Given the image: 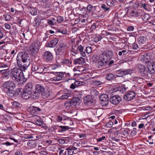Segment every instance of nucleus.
I'll return each mask as SVG.
<instances>
[{"instance_id":"obj_28","label":"nucleus","mask_w":155,"mask_h":155,"mask_svg":"<svg viewBox=\"0 0 155 155\" xmlns=\"http://www.w3.org/2000/svg\"><path fill=\"white\" fill-rule=\"evenodd\" d=\"M133 80L139 84L143 83L144 81V79L138 77H134L133 78Z\"/></svg>"},{"instance_id":"obj_62","label":"nucleus","mask_w":155,"mask_h":155,"mask_svg":"<svg viewBox=\"0 0 155 155\" xmlns=\"http://www.w3.org/2000/svg\"><path fill=\"white\" fill-rule=\"evenodd\" d=\"M59 127V126L56 125H54L51 126V130L53 131H54L58 129V127Z\"/></svg>"},{"instance_id":"obj_12","label":"nucleus","mask_w":155,"mask_h":155,"mask_svg":"<svg viewBox=\"0 0 155 155\" xmlns=\"http://www.w3.org/2000/svg\"><path fill=\"white\" fill-rule=\"evenodd\" d=\"M147 63V67L148 73L150 74L154 73L155 72V62L152 63L148 61Z\"/></svg>"},{"instance_id":"obj_3","label":"nucleus","mask_w":155,"mask_h":155,"mask_svg":"<svg viewBox=\"0 0 155 155\" xmlns=\"http://www.w3.org/2000/svg\"><path fill=\"white\" fill-rule=\"evenodd\" d=\"M113 53L110 51H106L101 55V57L103 58L105 61V62L108 63V65L110 66L116 62L114 60H111L112 59Z\"/></svg>"},{"instance_id":"obj_39","label":"nucleus","mask_w":155,"mask_h":155,"mask_svg":"<svg viewBox=\"0 0 155 155\" xmlns=\"http://www.w3.org/2000/svg\"><path fill=\"white\" fill-rule=\"evenodd\" d=\"M118 90V88L115 86L110 87L108 89V91L111 94L117 91Z\"/></svg>"},{"instance_id":"obj_50","label":"nucleus","mask_w":155,"mask_h":155,"mask_svg":"<svg viewBox=\"0 0 155 155\" xmlns=\"http://www.w3.org/2000/svg\"><path fill=\"white\" fill-rule=\"evenodd\" d=\"M57 22L58 23H61L64 20L63 18L61 16H58L57 17Z\"/></svg>"},{"instance_id":"obj_55","label":"nucleus","mask_w":155,"mask_h":155,"mask_svg":"<svg viewBox=\"0 0 155 155\" xmlns=\"http://www.w3.org/2000/svg\"><path fill=\"white\" fill-rule=\"evenodd\" d=\"M114 121V120H113V121L110 120V121L109 122L107 123L106 125V126L107 127H112Z\"/></svg>"},{"instance_id":"obj_34","label":"nucleus","mask_w":155,"mask_h":155,"mask_svg":"<svg viewBox=\"0 0 155 155\" xmlns=\"http://www.w3.org/2000/svg\"><path fill=\"white\" fill-rule=\"evenodd\" d=\"M54 74V76L52 78H50L48 80V81H61L59 77L57 76V74Z\"/></svg>"},{"instance_id":"obj_13","label":"nucleus","mask_w":155,"mask_h":155,"mask_svg":"<svg viewBox=\"0 0 155 155\" xmlns=\"http://www.w3.org/2000/svg\"><path fill=\"white\" fill-rule=\"evenodd\" d=\"M27 145L30 149L36 148L38 146V149H41V147L38 144L37 142L34 140H29L27 142Z\"/></svg>"},{"instance_id":"obj_46","label":"nucleus","mask_w":155,"mask_h":155,"mask_svg":"<svg viewBox=\"0 0 155 155\" xmlns=\"http://www.w3.org/2000/svg\"><path fill=\"white\" fill-rule=\"evenodd\" d=\"M101 8L102 10L105 11H108L110 9V8L107 7L106 5L104 4L101 5Z\"/></svg>"},{"instance_id":"obj_19","label":"nucleus","mask_w":155,"mask_h":155,"mask_svg":"<svg viewBox=\"0 0 155 155\" xmlns=\"http://www.w3.org/2000/svg\"><path fill=\"white\" fill-rule=\"evenodd\" d=\"M51 91L48 89H45L41 94V97L44 99L49 98L51 96Z\"/></svg>"},{"instance_id":"obj_21","label":"nucleus","mask_w":155,"mask_h":155,"mask_svg":"<svg viewBox=\"0 0 155 155\" xmlns=\"http://www.w3.org/2000/svg\"><path fill=\"white\" fill-rule=\"evenodd\" d=\"M58 41L59 40L57 38H55L48 42V46L50 48H54L57 44Z\"/></svg>"},{"instance_id":"obj_26","label":"nucleus","mask_w":155,"mask_h":155,"mask_svg":"<svg viewBox=\"0 0 155 155\" xmlns=\"http://www.w3.org/2000/svg\"><path fill=\"white\" fill-rule=\"evenodd\" d=\"M45 89L44 87L40 84H37L35 86V90L36 91L39 92L40 94H41Z\"/></svg>"},{"instance_id":"obj_32","label":"nucleus","mask_w":155,"mask_h":155,"mask_svg":"<svg viewBox=\"0 0 155 155\" xmlns=\"http://www.w3.org/2000/svg\"><path fill=\"white\" fill-rule=\"evenodd\" d=\"M40 26H46L48 24L47 20L45 18L40 19Z\"/></svg>"},{"instance_id":"obj_22","label":"nucleus","mask_w":155,"mask_h":155,"mask_svg":"<svg viewBox=\"0 0 155 155\" xmlns=\"http://www.w3.org/2000/svg\"><path fill=\"white\" fill-rule=\"evenodd\" d=\"M84 62V59L81 57L75 58L74 60V63L76 65H83Z\"/></svg>"},{"instance_id":"obj_42","label":"nucleus","mask_w":155,"mask_h":155,"mask_svg":"<svg viewBox=\"0 0 155 155\" xmlns=\"http://www.w3.org/2000/svg\"><path fill=\"white\" fill-rule=\"evenodd\" d=\"M66 150L67 151L68 154L69 155H72L74 154L75 153L70 146L67 148Z\"/></svg>"},{"instance_id":"obj_40","label":"nucleus","mask_w":155,"mask_h":155,"mask_svg":"<svg viewBox=\"0 0 155 155\" xmlns=\"http://www.w3.org/2000/svg\"><path fill=\"white\" fill-rule=\"evenodd\" d=\"M10 102L12 104V108L13 107H18L20 105V103L14 101L12 99H10Z\"/></svg>"},{"instance_id":"obj_20","label":"nucleus","mask_w":155,"mask_h":155,"mask_svg":"<svg viewBox=\"0 0 155 155\" xmlns=\"http://www.w3.org/2000/svg\"><path fill=\"white\" fill-rule=\"evenodd\" d=\"M132 71L130 69H120L117 71V73L119 74L125 75L130 74L132 73Z\"/></svg>"},{"instance_id":"obj_29","label":"nucleus","mask_w":155,"mask_h":155,"mask_svg":"<svg viewBox=\"0 0 155 155\" xmlns=\"http://www.w3.org/2000/svg\"><path fill=\"white\" fill-rule=\"evenodd\" d=\"M140 7L143 8L146 10L148 11L149 10L150 5L148 3H141Z\"/></svg>"},{"instance_id":"obj_23","label":"nucleus","mask_w":155,"mask_h":155,"mask_svg":"<svg viewBox=\"0 0 155 155\" xmlns=\"http://www.w3.org/2000/svg\"><path fill=\"white\" fill-rule=\"evenodd\" d=\"M77 49L78 53H79L83 57H84L86 56L85 49H84V47L81 45H80L78 46Z\"/></svg>"},{"instance_id":"obj_36","label":"nucleus","mask_w":155,"mask_h":155,"mask_svg":"<svg viewBox=\"0 0 155 155\" xmlns=\"http://www.w3.org/2000/svg\"><path fill=\"white\" fill-rule=\"evenodd\" d=\"M60 128H59L58 130L59 132H62L65 131L66 130H68L71 128L70 127L66 126H59Z\"/></svg>"},{"instance_id":"obj_54","label":"nucleus","mask_w":155,"mask_h":155,"mask_svg":"<svg viewBox=\"0 0 155 155\" xmlns=\"http://www.w3.org/2000/svg\"><path fill=\"white\" fill-rule=\"evenodd\" d=\"M131 15L133 16H137L138 15V14L136 10H135L132 11L130 12Z\"/></svg>"},{"instance_id":"obj_60","label":"nucleus","mask_w":155,"mask_h":155,"mask_svg":"<svg viewBox=\"0 0 155 155\" xmlns=\"http://www.w3.org/2000/svg\"><path fill=\"white\" fill-rule=\"evenodd\" d=\"M34 25L37 27L39 26H40V20L39 21L37 19L35 20V23H34Z\"/></svg>"},{"instance_id":"obj_5","label":"nucleus","mask_w":155,"mask_h":155,"mask_svg":"<svg viewBox=\"0 0 155 155\" xmlns=\"http://www.w3.org/2000/svg\"><path fill=\"white\" fill-rule=\"evenodd\" d=\"M29 58L28 54L25 52H20L18 54L17 61L18 64L22 66V62H28Z\"/></svg>"},{"instance_id":"obj_18","label":"nucleus","mask_w":155,"mask_h":155,"mask_svg":"<svg viewBox=\"0 0 155 155\" xmlns=\"http://www.w3.org/2000/svg\"><path fill=\"white\" fill-rule=\"evenodd\" d=\"M22 90L20 88L12 89L10 90V97H15L21 92Z\"/></svg>"},{"instance_id":"obj_11","label":"nucleus","mask_w":155,"mask_h":155,"mask_svg":"<svg viewBox=\"0 0 155 155\" xmlns=\"http://www.w3.org/2000/svg\"><path fill=\"white\" fill-rule=\"evenodd\" d=\"M100 99L101 102L102 106H105L108 103L109 98L108 96L105 94H101L100 97Z\"/></svg>"},{"instance_id":"obj_25","label":"nucleus","mask_w":155,"mask_h":155,"mask_svg":"<svg viewBox=\"0 0 155 155\" xmlns=\"http://www.w3.org/2000/svg\"><path fill=\"white\" fill-rule=\"evenodd\" d=\"M101 59L99 60L97 63V65L99 68H100L102 66H105L107 65H108V63L106 62L104 59L101 57Z\"/></svg>"},{"instance_id":"obj_8","label":"nucleus","mask_w":155,"mask_h":155,"mask_svg":"<svg viewBox=\"0 0 155 155\" xmlns=\"http://www.w3.org/2000/svg\"><path fill=\"white\" fill-rule=\"evenodd\" d=\"M137 93V89H136L135 91H129L127 92L124 96V99L127 101H131L135 97L136 94Z\"/></svg>"},{"instance_id":"obj_33","label":"nucleus","mask_w":155,"mask_h":155,"mask_svg":"<svg viewBox=\"0 0 155 155\" xmlns=\"http://www.w3.org/2000/svg\"><path fill=\"white\" fill-rule=\"evenodd\" d=\"M115 0H106V3L107 5L110 7H113L114 6Z\"/></svg>"},{"instance_id":"obj_52","label":"nucleus","mask_w":155,"mask_h":155,"mask_svg":"<svg viewBox=\"0 0 155 155\" xmlns=\"http://www.w3.org/2000/svg\"><path fill=\"white\" fill-rule=\"evenodd\" d=\"M58 32H60L63 34H65L67 32L66 29H59L58 30Z\"/></svg>"},{"instance_id":"obj_47","label":"nucleus","mask_w":155,"mask_h":155,"mask_svg":"<svg viewBox=\"0 0 155 155\" xmlns=\"http://www.w3.org/2000/svg\"><path fill=\"white\" fill-rule=\"evenodd\" d=\"M102 37L100 36H95L93 38L94 41L95 42H97L99 41H100Z\"/></svg>"},{"instance_id":"obj_63","label":"nucleus","mask_w":155,"mask_h":155,"mask_svg":"<svg viewBox=\"0 0 155 155\" xmlns=\"http://www.w3.org/2000/svg\"><path fill=\"white\" fill-rule=\"evenodd\" d=\"M60 62L62 64H67L69 63V61L68 59H65L60 61Z\"/></svg>"},{"instance_id":"obj_9","label":"nucleus","mask_w":155,"mask_h":155,"mask_svg":"<svg viewBox=\"0 0 155 155\" xmlns=\"http://www.w3.org/2000/svg\"><path fill=\"white\" fill-rule=\"evenodd\" d=\"M121 98L119 96L116 95L113 96L111 95L110 98V101L112 104L116 105L121 101Z\"/></svg>"},{"instance_id":"obj_45","label":"nucleus","mask_w":155,"mask_h":155,"mask_svg":"<svg viewBox=\"0 0 155 155\" xmlns=\"http://www.w3.org/2000/svg\"><path fill=\"white\" fill-rule=\"evenodd\" d=\"M14 138H11V136L10 135V140H13L14 142L17 143L18 141V135H14Z\"/></svg>"},{"instance_id":"obj_51","label":"nucleus","mask_w":155,"mask_h":155,"mask_svg":"<svg viewBox=\"0 0 155 155\" xmlns=\"http://www.w3.org/2000/svg\"><path fill=\"white\" fill-rule=\"evenodd\" d=\"M132 48L134 50H137L140 46H139L137 43H134L132 45Z\"/></svg>"},{"instance_id":"obj_56","label":"nucleus","mask_w":155,"mask_h":155,"mask_svg":"<svg viewBox=\"0 0 155 155\" xmlns=\"http://www.w3.org/2000/svg\"><path fill=\"white\" fill-rule=\"evenodd\" d=\"M38 1L41 3V5L44 6L47 5L48 3L47 0H38Z\"/></svg>"},{"instance_id":"obj_16","label":"nucleus","mask_w":155,"mask_h":155,"mask_svg":"<svg viewBox=\"0 0 155 155\" xmlns=\"http://www.w3.org/2000/svg\"><path fill=\"white\" fill-rule=\"evenodd\" d=\"M2 91L6 93L9 96L10 95V82L7 81L5 82L2 85Z\"/></svg>"},{"instance_id":"obj_15","label":"nucleus","mask_w":155,"mask_h":155,"mask_svg":"<svg viewBox=\"0 0 155 155\" xmlns=\"http://www.w3.org/2000/svg\"><path fill=\"white\" fill-rule=\"evenodd\" d=\"M94 100L92 97L90 95H87L84 99V103L87 106H91L92 105Z\"/></svg>"},{"instance_id":"obj_59","label":"nucleus","mask_w":155,"mask_h":155,"mask_svg":"<svg viewBox=\"0 0 155 155\" xmlns=\"http://www.w3.org/2000/svg\"><path fill=\"white\" fill-rule=\"evenodd\" d=\"M36 124L38 126H42L43 124V122L41 121V120H37L36 122Z\"/></svg>"},{"instance_id":"obj_6","label":"nucleus","mask_w":155,"mask_h":155,"mask_svg":"<svg viewBox=\"0 0 155 155\" xmlns=\"http://www.w3.org/2000/svg\"><path fill=\"white\" fill-rule=\"evenodd\" d=\"M137 71L138 73L142 77L147 78L148 77V72L147 67L143 64H138Z\"/></svg>"},{"instance_id":"obj_2","label":"nucleus","mask_w":155,"mask_h":155,"mask_svg":"<svg viewBox=\"0 0 155 155\" xmlns=\"http://www.w3.org/2000/svg\"><path fill=\"white\" fill-rule=\"evenodd\" d=\"M48 103L45 102L43 105L40 104L38 106H31L28 108V111L30 112L31 114L35 115L42 111L43 109H45L44 108L47 106Z\"/></svg>"},{"instance_id":"obj_44","label":"nucleus","mask_w":155,"mask_h":155,"mask_svg":"<svg viewBox=\"0 0 155 155\" xmlns=\"http://www.w3.org/2000/svg\"><path fill=\"white\" fill-rule=\"evenodd\" d=\"M91 93L93 96L97 95L99 94L98 92L95 89H93L91 90Z\"/></svg>"},{"instance_id":"obj_49","label":"nucleus","mask_w":155,"mask_h":155,"mask_svg":"<svg viewBox=\"0 0 155 155\" xmlns=\"http://www.w3.org/2000/svg\"><path fill=\"white\" fill-rule=\"evenodd\" d=\"M74 83H75V85L76 86V87H78L82 85L84 83V82L80 81H76Z\"/></svg>"},{"instance_id":"obj_17","label":"nucleus","mask_w":155,"mask_h":155,"mask_svg":"<svg viewBox=\"0 0 155 155\" xmlns=\"http://www.w3.org/2000/svg\"><path fill=\"white\" fill-rule=\"evenodd\" d=\"M70 106L73 107H78L80 104V101L77 97H74L73 98L70 102Z\"/></svg>"},{"instance_id":"obj_35","label":"nucleus","mask_w":155,"mask_h":155,"mask_svg":"<svg viewBox=\"0 0 155 155\" xmlns=\"http://www.w3.org/2000/svg\"><path fill=\"white\" fill-rule=\"evenodd\" d=\"M106 78L108 81H112L114 80L115 77L114 74L110 73L106 75Z\"/></svg>"},{"instance_id":"obj_64","label":"nucleus","mask_w":155,"mask_h":155,"mask_svg":"<svg viewBox=\"0 0 155 155\" xmlns=\"http://www.w3.org/2000/svg\"><path fill=\"white\" fill-rule=\"evenodd\" d=\"M134 27L132 26H129L127 28V30L129 31H134Z\"/></svg>"},{"instance_id":"obj_43","label":"nucleus","mask_w":155,"mask_h":155,"mask_svg":"<svg viewBox=\"0 0 155 155\" xmlns=\"http://www.w3.org/2000/svg\"><path fill=\"white\" fill-rule=\"evenodd\" d=\"M150 15L147 14H144L142 16V18L144 21H147L149 19Z\"/></svg>"},{"instance_id":"obj_38","label":"nucleus","mask_w":155,"mask_h":155,"mask_svg":"<svg viewBox=\"0 0 155 155\" xmlns=\"http://www.w3.org/2000/svg\"><path fill=\"white\" fill-rule=\"evenodd\" d=\"M40 95H41V94L36 91L35 90L33 94L32 95V97L33 99L36 100L39 98Z\"/></svg>"},{"instance_id":"obj_48","label":"nucleus","mask_w":155,"mask_h":155,"mask_svg":"<svg viewBox=\"0 0 155 155\" xmlns=\"http://www.w3.org/2000/svg\"><path fill=\"white\" fill-rule=\"evenodd\" d=\"M57 142L61 144H64L65 143V140L63 138H58Z\"/></svg>"},{"instance_id":"obj_14","label":"nucleus","mask_w":155,"mask_h":155,"mask_svg":"<svg viewBox=\"0 0 155 155\" xmlns=\"http://www.w3.org/2000/svg\"><path fill=\"white\" fill-rule=\"evenodd\" d=\"M44 68L38 64H33L31 68V71L33 72H35L36 73H41L44 71Z\"/></svg>"},{"instance_id":"obj_1","label":"nucleus","mask_w":155,"mask_h":155,"mask_svg":"<svg viewBox=\"0 0 155 155\" xmlns=\"http://www.w3.org/2000/svg\"><path fill=\"white\" fill-rule=\"evenodd\" d=\"M10 72V78L15 82L21 81L24 77L22 70L16 68L11 69Z\"/></svg>"},{"instance_id":"obj_31","label":"nucleus","mask_w":155,"mask_h":155,"mask_svg":"<svg viewBox=\"0 0 155 155\" xmlns=\"http://www.w3.org/2000/svg\"><path fill=\"white\" fill-rule=\"evenodd\" d=\"M63 73H64V76L63 77L62 80L68 81L71 79V77L69 73H66L65 72H63Z\"/></svg>"},{"instance_id":"obj_41","label":"nucleus","mask_w":155,"mask_h":155,"mask_svg":"<svg viewBox=\"0 0 155 155\" xmlns=\"http://www.w3.org/2000/svg\"><path fill=\"white\" fill-rule=\"evenodd\" d=\"M87 9L89 12H93L95 10V7L89 5L87 7Z\"/></svg>"},{"instance_id":"obj_58","label":"nucleus","mask_w":155,"mask_h":155,"mask_svg":"<svg viewBox=\"0 0 155 155\" xmlns=\"http://www.w3.org/2000/svg\"><path fill=\"white\" fill-rule=\"evenodd\" d=\"M4 17L5 21H8L10 20V15L5 14L4 15Z\"/></svg>"},{"instance_id":"obj_10","label":"nucleus","mask_w":155,"mask_h":155,"mask_svg":"<svg viewBox=\"0 0 155 155\" xmlns=\"http://www.w3.org/2000/svg\"><path fill=\"white\" fill-rule=\"evenodd\" d=\"M43 56V58L48 62H51L53 58L52 53L48 51H45L44 52Z\"/></svg>"},{"instance_id":"obj_7","label":"nucleus","mask_w":155,"mask_h":155,"mask_svg":"<svg viewBox=\"0 0 155 155\" xmlns=\"http://www.w3.org/2000/svg\"><path fill=\"white\" fill-rule=\"evenodd\" d=\"M39 49V46H38L37 43L35 42L32 43L29 48L30 52L33 56H35L36 55Z\"/></svg>"},{"instance_id":"obj_30","label":"nucleus","mask_w":155,"mask_h":155,"mask_svg":"<svg viewBox=\"0 0 155 155\" xmlns=\"http://www.w3.org/2000/svg\"><path fill=\"white\" fill-rule=\"evenodd\" d=\"M145 41V38L144 36H141L140 37L138 40V42L139 46H141L142 45L144 44Z\"/></svg>"},{"instance_id":"obj_4","label":"nucleus","mask_w":155,"mask_h":155,"mask_svg":"<svg viewBox=\"0 0 155 155\" xmlns=\"http://www.w3.org/2000/svg\"><path fill=\"white\" fill-rule=\"evenodd\" d=\"M56 55V61L57 62H59V55H64L66 51V46L63 44H61L57 47L55 49Z\"/></svg>"},{"instance_id":"obj_37","label":"nucleus","mask_w":155,"mask_h":155,"mask_svg":"<svg viewBox=\"0 0 155 155\" xmlns=\"http://www.w3.org/2000/svg\"><path fill=\"white\" fill-rule=\"evenodd\" d=\"M51 73V74H57V76H58V77H59L60 80H62L63 77L64 76V73H63V72H52Z\"/></svg>"},{"instance_id":"obj_61","label":"nucleus","mask_w":155,"mask_h":155,"mask_svg":"<svg viewBox=\"0 0 155 155\" xmlns=\"http://www.w3.org/2000/svg\"><path fill=\"white\" fill-rule=\"evenodd\" d=\"M136 89L137 90V92L138 91V90H139V87L137 86H136V85H134L132 88V91H135Z\"/></svg>"},{"instance_id":"obj_57","label":"nucleus","mask_w":155,"mask_h":155,"mask_svg":"<svg viewBox=\"0 0 155 155\" xmlns=\"http://www.w3.org/2000/svg\"><path fill=\"white\" fill-rule=\"evenodd\" d=\"M16 86L14 82H10V90L12 89H15Z\"/></svg>"},{"instance_id":"obj_53","label":"nucleus","mask_w":155,"mask_h":155,"mask_svg":"<svg viewBox=\"0 0 155 155\" xmlns=\"http://www.w3.org/2000/svg\"><path fill=\"white\" fill-rule=\"evenodd\" d=\"M85 49V51L87 54L91 53L92 51L91 48L90 46L87 47Z\"/></svg>"},{"instance_id":"obj_27","label":"nucleus","mask_w":155,"mask_h":155,"mask_svg":"<svg viewBox=\"0 0 155 155\" xmlns=\"http://www.w3.org/2000/svg\"><path fill=\"white\" fill-rule=\"evenodd\" d=\"M33 87V85L32 83H28L25 85V87L24 89L25 91H30L31 92Z\"/></svg>"},{"instance_id":"obj_24","label":"nucleus","mask_w":155,"mask_h":155,"mask_svg":"<svg viewBox=\"0 0 155 155\" xmlns=\"http://www.w3.org/2000/svg\"><path fill=\"white\" fill-rule=\"evenodd\" d=\"M31 93V92L30 91H28L24 89L23 93L21 94V96L23 98L27 99L30 97Z\"/></svg>"}]
</instances>
